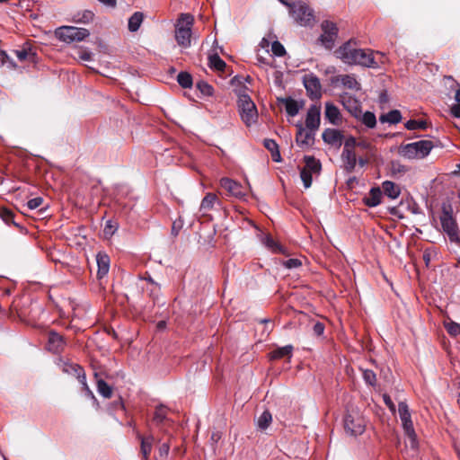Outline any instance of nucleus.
Listing matches in <instances>:
<instances>
[{
  "label": "nucleus",
  "mask_w": 460,
  "mask_h": 460,
  "mask_svg": "<svg viewBox=\"0 0 460 460\" xmlns=\"http://www.w3.org/2000/svg\"><path fill=\"white\" fill-rule=\"evenodd\" d=\"M335 55L348 65H359L367 67H376L378 66L372 50L358 49L356 47V43L351 40L336 49Z\"/></svg>",
  "instance_id": "obj_1"
},
{
  "label": "nucleus",
  "mask_w": 460,
  "mask_h": 460,
  "mask_svg": "<svg viewBox=\"0 0 460 460\" xmlns=\"http://www.w3.org/2000/svg\"><path fill=\"white\" fill-rule=\"evenodd\" d=\"M193 16L188 13L181 14L175 28V40L179 46L187 49L191 43V27Z\"/></svg>",
  "instance_id": "obj_2"
},
{
  "label": "nucleus",
  "mask_w": 460,
  "mask_h": 460,
  "mask_svg": "<svg viewBox=\"0 0 460 460\" xmlns=\"http://www.w3.org/2000/svg\"><path fill=\"white\" fill-rule=\"evenodd\" d=\"M432 147L431 141L420 140L402 146L400 154L408 159L423 158L429 154Z\"/></svg>",
  "instance_id": "obj_3"
},
{
  "label": "nucleus",
  "mask_w": 460,
  "mask_h": 460,
  "mask_svg": "<svg viewBox=\"0 0 460 460\" xmlns=\"http://www.w3.org/2000/svg\"><path fill=\"white\" fill-rule=\"evenodd\" d=\"M238 107L242 120L246 126L255 123L258 118V112L254 102L246 93H240L238 96Z\"/></svg>",
  "instance_id": "obj_4"
},
{
  "label": "nucleus",
  "mask_w": 460,
  "mask_h": 460,
  "mask_svg": "<svg viewBox=\"0 0 460 460\" xmlns=\"http://www.w3.org/2000/svg\"><path fill=\"white\" fill-rule=\"evenodd\" d=\"M398 413L402 421L404 433L411 448H417V436L411 419V413L406 402H401L398 404Z\"/></svg>",
  "instance_id": "obj_5"
},
{
  "label": "nucleus",
  "mask_w": 460,
  "mask_h": 460,
  "mask_svg": "<svg viewBox=\"0 0 460 460\" xmlns=\"http://www.w3.org/2000/svg\"><path fill=\"white\" fill-rule=\"evenodd\" d=\"M56 36L62 41L71 43L82 41L90 35L87 29L74 26H62L56 30Z\"/></svg>",
  "instance_id": "obj_6"
},
{
  "label": "nucleus",
  "mask_w": 460,
  "mask_h": 460,
  "mask_svg": "<svg viewBox=\"0 0 460 460\" xmlns=\"http://www.w3.org/2000/svg\"><path fill=\"white\" fill-rule=\"evenodd\" d=\"M344 429L348 434L358 436L365 430V420L357 410L348 411L344 419Z\"/></svg>",
  "instance_id": "obj_7"
},
{
  "label": "nucleus",
  "mask_w": 460,
  "mask_h": 460,
  "mask_svg": "<svg viewBox=\"0 0 460 460\" xmlns=\"http://www.w3.org/2000/svg\"><path fill=\"white\" fill-rule=\"evenodd\" d=\"M289 3V0L288 1ZM290 6V13L295 21L302 26H306L310 24L313 20V13L311 9L303 3H296L293 5L290 4H288Z\"/></svg>",
  "instance_id": "obj_8"
},
{
  "label": "nucleus",
  "mask_w": 460,
  "mask_h": 460,
  "mask_svg": "<svg viewBox=\"0 0 460 460\" xmlns=\"http://www.w3.org/2000/svg\"><path fill=\"white\" fill-rule=\"evenodd\" d=\"M323 33L320 36V41L328 49H332L338 35V28L335 23L324 21L322 25Z\"/></svg>",
  "instance_id": "obj_9"
},
{
  "label": "nucleus",
  "mask_w": 460,
  "mask_h": 460,
  "mask_svg": "<svg viewBox=\"0 0 460 460\" xmlns=\"http://www.w3.org/2000/svg\"><path fill=\"white\" fill-rule=\"evenodd\" d=\"M303 83L310 98L319 99L322 96V86L316 75L313 74L305 75Z\"/></svg>",
  "instance_id": "obj_10"
},
{
  "label": "nucleus",
  "mask_w": 460,
  "mask_h": 460,
  "mask_svg": "<svg viewBox=\"0 0 460 460\" xmlns=\"http://www.w3.org/2000/svg\"><path fill=\"white\" fill-rule=\"evenodd\" d=\"M296 142L301 148H309L314 144L315 132L305 128L301 123L296 124Z\"/></svg>",
  "instance_id": "obj_11"
},
{
  "label": "nucleus",
  "mask_w": 460,
  "mask_h": 460,
  "mask_svg": "<svg viewBox=\"0 0 460 460\" xmlns=\"http://www.w3.org/2000/svg\"><path fill=\"white\" fill-rule=\"evenodd\" d=\"M321 112L320 108L313 105L311 106L306 113L305 118V128L316 132L320 127Z\"/></svg>",
  "instance_id": "obj_12"
},
{
  "label": "nucleus",
  "mask_w": 460,
  "mask_h": 460,
  "mask_svg": "<svg viewBox=\"0 0 460 460\" xmlns=\"http://www.w3.org/2000/svg\"><path fill=\"white\" fill-rule=\"evenodd\" d=\"M66 346L63 337L56 332L48 333L47 349L52 353L61 352Z\"/></svg>",
  "instance_id": "obj_13"
},
{
  "label": "nucleus",
  "mask_w": 460,
  "mask_h": 460,
  "mask_svg": "<svg viewBox=\"0 0 460 460\" xmlns=\"http://www.w3.org/2000/svg\"><path fill=\"white\" fill-rule=\"evenodd\" d=\"M220 186L233 197L242 198L244 196L243 186L232 179L222 178L220 180Z\"/></svg>",
  "instance_id": "obj_14"
},
{
  "label": "nucleus",
  "mask_w": 460,
  "mask_h": 460,
  "mask_svg": "<svg viewBox=\"0 0 460 460\" xmlns=\"http://www.w3.org/2000/svg\"><path fill=\"white\" fill-rule=\"evenodd\" d=\"M322 137L326 144L335 147H340L343 142L342 133L335 128L324 129Z\"/></svg>",
  "instance_id": "obj_15"
},
{
  "label": "nucleus",
  "mask_w": 460,
  "mask_h": 460,
  "mask_svg": "<svg viewBox=\"0 0 460 460\" xmlns=\"http://www.w3.org/2000/svg\"><path fill=\"white\" fill-rule=\"evenodd\" d=\"M344 108L354 117L358 118L361 114L360 102L351 95L344 93L341 96Z\"/></svg>",
  "instance_id": "obj_16"
},
{
  "label": "nucleus",
  "mask_w": 460,
  "mask_h": 460,
  "mask_svg": "<svg viewBox=\"0 0 460 460\" xmlns=\"http://www.w3.org/2000/svg\"><path fill=\"white\" fill-rule=\"evenodd\" d=\"M443 230L448 234L451 241L457 239V226L454 218L447 213L441 217Z\"/></svg>",
  "instance_id": "obj_17"
},
{
  "label": "nucleus",
  "mask_w": 460,
  "mask_h": 460,
  "mask_svg": "<svg viewBox=\"0 0 460 460\" xmlns=\"http://www.w3.org/2000/svg\"><path fill=\"white\" fill-rule=\"evenodd\" d=\"M97 262V278L102 279L104 278L110 270V257L104 252H98L96 255Z\"/></svg>",
  "instance_id": "obj_18"
},
{
  "label": "nucleus",
  "mask_w": 460,
  "mask_h": 460,
  "mask_svg": "<svg viewBox=\"0 0 460 460\" xmlns=\"http://www.w3.org/2000/svg\"><path fill=\"white\" fill-rule=\"evenodd\" d=\"M341 159L344 164L345 170L349 172H353L358 162L355 151L343 149L341 153Z\"/></svg>",
  "instance_id": "obj_19"
},
{
  "label": "nucleus",
  "mask_w": 460,
  "mask_h": 460,
  "mask_svg": "<svg viewBox=\"0 0 460 460\" xmlns=\"http://www.w3.org/2000/svg\"><path fill=\"white\" fill-rule=\"evenodd\" d=\"M304 160L305 166L301 170L312 172L315 177H317L322 169L320 161L310 155L305 156Z\"/></svg>",
  "instance_id": "obj_20"
},
{
  "label": "nucleus",
  "mask_w": 460,
  "mask_h": 460,
  "mask_svg": "<svg viewBox=\"0 0 460 460\" xmlns=\"http://www.w3.org/2000/svg\"><path fill=\"white\" fill-rule=\"evenodd\" d=\"M325 118L333 125H339L341 122V113L339 109L332 103L325 104Z\"/></svg>",
  "instance_id": "obj_21"
},
{
  "label": "nucleus",
  "mask_w": 460,
  "mask_h": 460,
  "mask_svg": "<svg viewBox=\"0 0 460 460\" xmlns=\"http://www.w3.org/2000/svg\"><path fill=\"white\" fill-rule=\"evenodd\" d=\"M382 191L379 188H372L368 196L364 198V203L370 208L378 206L381 203Z\"/></svg>",
  "instance_id": "obj_22"
},
{
  "label": "nucleus",
  "mask_w": 460,
  "mask_h": 460,
  "mask_svg": "<svg viewBox=\"0 0 460 460\" xmlns=\"http://www.w3.org/2000/svg\"><path fill=\"white\" fill-rule=\"evenodd\" d=\"M336 82H341V84L350 90L358 91L360 89L359 83L352 75H341L336 77Z\"/></svg>",
  "instance_id": "obj_23"
},
{
  "label": "nucleus",
  "mask_w": 460,
  "mask_h": 460,
  "mask_svg": "<svg viewBox=\"0 0 460 460\" xmlns=\"http://www.w3.org/2000/svg\"><path fill=\"white\" fill-rule=\"evenodd\" d=\"M382 189L384 193L392 199L398 198L401 193L399 186L390 181H384L382 183Z\"/></svg>",
  "instance_id": "obj_24"
},
{
  "label": "nucleus",
  "mask_w": 460,
  "mask_h": 460,
  "mask_svg": "<svg viewBox=\"0 0 460 460\" xmlns=\"http://www.w3.org/2000/svg\"><path fill=\"white\" fill-rule=\"evenodd\" d=\"M141 440V454L143 456L144 460H148L149 455L152 450V446L154 442V437L149 436L147 438H144L139 436Z\"/></svg>",
  "instance_id": "obj_25"
},
{
  "label": "nucleus",
  "mask_w": 460,
  "mask_h": 460,
  "mask_svg": "<svg viewBox=\"0 0 460 460\" xmlns=\"http://www.w3.org/2000/svg\"><path fill=\"white\" fill-rule=\"evenodd\" d=\"M144 15L141 12L134 13L128 19V28L131 32L137 31L143 22Z\"/></svg>",
  "instance_id": "obj_26"
},
{
  "label": "nucleus",
  "mask_w": 460,
  "mask_h": 460,
  "mask_svg": "<svg viewBox=\"0 0 460 460\" xmlns=\"http://www.w3.org/2000/svg\"><path fill=\"white\" fill-rule=\"evenodd\" d=\"M382 123L388 122L391 124H396L401 121L402 115L398 110H393L385 114H383L379 118Z\"/></svg>",
  "instance_id": "obj_27"
},
{
  "label": "nucleus",
  "mask_w": 460,
  "mask_h": 460,
  "mask_svg": "<svg viewBox=\"0 0 460 460\" xmlns=\"http://www.w3.org/2000/svg\"><path fill=\"white\" fill-rule=\"evenodd\" d=\"M264 146L271 153L272 160L280 162L281 156L279 151V146L273 139H265Z\"/></svg>",
  "instance_id": "obj_28"
},
{
  "label": "nucleus",
  "mask_w": 460,
  "mask_h": 460,
  "mask_svg": "<svg viewBox=\"0 0 460 460\" xmlns=\"http://www.w3.org/2000/svg\"><path fill=\"white\" fill-rule=\"evenodd\" d=\"M281 102L285 104L287 113L294 117L299 112V105L296 101L292 98L282 99Z\"/></svg>",
  "instance_id": "obj_29"
},
{
  "label": "nucleus",
  "mask_w": 460,
  "mask_h": 460,
  "mask_svg": "<svg viewBox=\"0 0 460 460\" xmlns=\"http://www.w3.org/2000/svg\"><path fill=\"white\" fill-rule=\"evenodd\" d=\"M13 53L20 61H35L36 53L33 52L31 49L23 48L22 49L14 50Z\"/></svg>",
  "instance_id": "obj_30"
},
{
  "label": "nucleus",
  "mask_w": 460,
  "mask_h": 460,
  "mask_svg": "<svg viewBox=\"0 0 460 460\" xmlns=\"http://www.w3.org/2000/svg\"><path fill=\"white\" fill-rule=\"evenodd\" d=\"M217 200V198L216 194L211 192L207 193V195L203 198L200 203V210L203 212H207L212 209Z\"/></svg>",
  "instance_id": "obj_31"
},
{
  "label": "nucleus",
  "mask_w": 460,
  "mask_h": 460,
  "mask_svg": "<svg viewBox=\"0 0 460 460\" xmlns=\"http://www.w3.org/2000/svg\"><path fill=\"white\" fill-rule=\"evenodd\" d=\"M293 346L292 345H287L281 348H278L277 349L273 350L270 353V358L271 359H279L286 356L290 357L292 354Z\"/></svg>",
  "instance_id": "obj_32"
},
{
  "label": "nucleus",
  "mask_w": 460,
  "mask_h": 460,
  "mask_svg": "<svg viewBox=\"0 0 460 460\" xmlns=\"http://www.w3.org/2000/svg\"><path fill=\"white\" fill-rule=\"evenodd\" d=\"M272 421L271 413L269 411H265L257 420V427L261 430H265L269 428Z\"/></svg>",
  "instance_id": "obj_33"
},
{
  "label": "nucleus",
  "mask_w": 460,
  "mask_h": 460,
  "mask_svg": "<svg viewBox=\"0 0 460 460\" xmlns=\"http://www.w3.org/2000/svg\"><path fill=\"white\" fill-rule=\"evenodd\" d=\"M97 391L104 398L111 397L112 388L102 379L97 380Z\"/></svg>",
  "instance_id": "obj_34"
},
{
  "label": "nucleus",
  "mask_w": 460,
  "mask_h": 460,
  "mask_svg": "<svg viewBox=\"0 0 460 460\" xmlns=\"http://www.w3.org/2000/svg\"><path fill=\"white\" fill-rule=\"evenodd\" d=\"M262 242L273 252H279V253L284 252L283 248L278 243H276L273 240V238L270 237V235H266L263 238Z\"/></svg>",
  "instance_id": "obj_35"
},
{
  "label": "nucleus",
  "mask_w": 460,
  "mask_h": 460,
  "mask_svg": "<svg viewBox=\"0 0 460 460\" xmlns=\"http://www.w3.org/2000/svg\"><path fill=\"white\" fill-rule=\"evenodd\" d=\"M177 82L183 88H189L192 85V77L187 72H181L177 75Z\"/></svg>",
  "instance_id": "obj_36"
},
{
  "label": "nucleus",
  "mask_w": 460,
  "mask_h": 460,
  "mask_svg": "<svg viewBox=\"0 0 460 460\" xmlns=\"http://www.w3.org/2000/svg\"><path fill=\"white\" fill-rule=\"evenodd\" d=\"M361 121L367 128H373L376 124V115L371 111H366L361 116Z\"/></svg>",
  "instance_id": "obj_37"
},
{
  "label": "nucleus",
  "mask_w": 460,
  "mask_h": 460,
  "mask_svg": "<svg viewBox=\"0 0 460 460\" xmlns=\"http://www.w3.org/2000/svg\"><path fill=\"white\" fill-rule=\"evenodd\" d=\"M209 65L217 71H223L226 67V63L217 54L209 57Z\"/></svg>",
  "instance_id": "obj_38"
},
{
  "label": "nucleus",
  "mask_w": 460,
  "mask_h": 460,
  "mask_svg": "<svg viewBox=\"0 0 460 460\" xmlns=\"http://www.w3.org/2000/svg\"><path fill=\"white\" fill-rule=\"evenodd\" d=\"M167 414V409L164 405H160L156 407L155 415H154V420L156 423H162L166 419Z\"/></svg>",
  "instance_id": "obj_39"
},
{
  "label": "nucleus",
  "mask_w": 460,
  "mask_h": 460,
  "mask_svg": "<svg viewBox=\"0 0 460 460\" xmlns=\"http://www.w3.org/2000/svg\"><path fill=\"white\" fill-rule=\"evenodd\" d=\"M445 328L447 332L452 336L460 334V324L453 321L445 322Z\"/></svg>",
  "instance_id": "obj_40"
},
{
  "label": "nucleus",
  "mask_w": 460,
  "mask_h": 460,
  "mask_svg": "<svg viewBox=\"0 0 460 460\" xmlns=\"http://www.w3.org/2000/svg\"><path fill=\"white\" fill-rule=\"evenodd\" d=\"M426 127L427 122L425 120L410 119L405 123V128L409 130L426 128Z\"/></svg>",
  "instance_id": "obj_41"
},
{
  "label": "nucleus",
  "mask_w": 460,
  "mask_h": 460,
  "mask_svg": "<svg viewBox=\"0 0 460 460\" xmlns=\"http://www.w3.org/2000/svg\"><path fill=\"white\" fill-rule=\"evenodd\" d=\"M315 175L313 174L312 172H306V171H303L301 170L300 172V177H301V180L303 181V184H304V187L305 189H308L311 187L312 185V182H313V178L314 177Z\"/></svg>",
  "instance_id": "obj_42"
},
{
  "label": "nucleus",
  "mask_w": 460,
  "mask_h": 460,
  "mask_svg": "<svg viewBox=\"0 0 460 460\" xmlns=\"http://www.w3.org/2000/svg\"><path fill=\"white\" fill-rule=\"evenodd\" d=\"M362 374H363V379L367 385H369L371 386H374L376 385V374L372 370L364 369Z\"/></svg>",
  "instance_id": "obj_43"
},
{
  "label": "nucleus",
  "mask_w": 460,
  "mask_h": 460,
  "mask_svg": "<svg viewBox=\"0 0 460 460\" xmlns=\"http://www.w3.org/2000/svg\"><path fill=\"white\" fill-rule=\"evenodd\" d=\"M271 51L277 57H283L286 54L284 46L278 40L272 42Z\"/></svg>",
  "instance_id": "obj_44"
},
{
  "label": "nucleus",
  "mask_w": 460,
  "mask_h": 460,
  "mask_svg": "<svg viewBox=\"0 0 460 460\" xmlns=\"http://www.w3.org/2000/svg\"><path fill=\"white\" fill-rule=\"evenodd\" d=\"M76 56L83 61L92 60L93 53L85 48H78L76 49Z\"/></svg>",
  "instance_id": "obj_45"
},
{
  "label": "nucleus",
  "mask_w": 460,
  "mask_h": 460,
  "mask_svg": "<svg viewBox=\"0 0 460 460\" xmlns=\"http://www.w3.org/2000/svg\"><path fill=\"white\" fill-rule=\"evenodd\" d=\"M197 87L204 95L210 96L213 94V87L205 81L198 82Z\"/></svg>",
  "instance_id": "obj_46"
},
{
  "label": "nucleus",
  "mask_w": 460,
  "mask_h": 460,
  "mask_svg": "<svg viewBox=\"0 0 460 460\" xmlns=\"http://www.w3.org/2000/svg\"><path fill=\"white\" fill-rule=\"evenodd\" d=\"M93 19V13L91 11H84L82 13V16L80 18L75 20V22H81V23H88V22H92Z\"/></svg>",
  "instance_id": "obj_47"
},
{
  "label": "nucleus",
  "mask_w": 460,
  "mask_h": 460,
  "mask_svg": "<svg viewBox=\"0 0 460 460\" xmlns=\"http://www.w3.org/2000/svg\"><path fill=\"white\" fill-rule=\"evenodd\" d=\"M43 203V199L40 197H36L30 199L27 202V207L29 209L33 210L38 208Z\"/></svg>",
  "instance_id": "obj_48"
},
{
  "label": "nucleus",
  "mask_w": 460,
  "mask_h": 460,
  "mask_svg": "<svg viewBox=\"0 0 460 460\" xmlns=\"http://www.w3.org/2000/svg\"><path fill=\"white\" fill-rule=\"evenodd\" d=\"M358 146V141L354 137H348L344 142L343 149L354 151V148Z\"/></svg>",
  "instance_id": "obj_49"
},
{
  "label": "nucleus",
  "mask_w": 460,
  "mask_h": 460,
  "mask_svg": "<svg viewBox=\"0 0 460 460\" xmlns=\"http://www.w3.org/2000/svg\"><path fill=\"white\" fill-rule=\"evenodd\" d=\"M0 216L6 224H10L13 221V214L11 210L3 209Z\"/></svg>",
  "instance_id": "obj_50"
},
{
  "label": "nucleus",
  "mask_w": 460,
  "mask_h": 460,
  "mask_svg": "<svg viewBox=\"0 0 460 460\" xmlns=\"http://www.w3.org/2000/svg\"><path fill=\"white\" fill-rule=\"evenodd\" d=\"M284 265L288 269H296L301 266V261L298 259H288L284 262Z\"/></svg>",
  "instance_id": "obj_51"
},
{
  "label": "nucleus",
  "mask_w": 460,
  "mask_h": 460,
  "mask_svg": "<svg viewBox=\"0 0 460 460\" xmlns=\"http://www.w3.org/2000/svg\"><path fill=\"white\" fill-rule=\"evenodd\" d=\"M74 368L77 372V377H78L80 383L83 385L84 387L87 386L86 377H85L84 373H82V368L80 367H78L77 365H75L74 367Z\"/></svg>",
  "instance_id": "obj_52"
},
{
  "label": "nucleus",
  "mask_w": 460,
  "mask_h": 460,
  "mask_svg": "<svg viewBox=\"0 0 460 460\" xmlns=\"http://www.w3.org/2000/svg\"><path fill=\"white\" fill-rule=\"evenodd\" d=\"M313 332L314 335L321 336L324 332V325L323 323L317 322L314 324Z\"/></svg>",
  "instance_id": "obj_53"
},
{
  "label": "nucleus",
  "mask_w": 460,
  "mask_h": 460,
  "mask_svg": "<svg viewBox=\"0 0 460 460\" xmlns=\"http://www.w3.org/2000/svg\"><path fill=\"white\" fill-rule=\"evenodd\" d=\"M169 450H170L169 444L167 442L162 443L161 446L159 447V456L161 457L167 456Z\"/></svg>",
  "instance_id": "obj_54"
},
{
  "label": "nucleus",
  "mask_w": 460,
  "mask_h": 460,
  "mask_svg": "<svg viewBox=\"0 0 460 460\" xmlns=\"http://www.w3.org/2000/svg\"><path fill=\"white\" fill-rule=\"evenodd\" d=\"M392 172H393V173L404 172H406V168H405V166H403L398 163H393L392 164Z\"/></svg>",
  "instance_id": "obj_55"
},
{
  "label": "nucleus",
  "mask_w": 460,
  "mask_h": 460,
  "mask_svg": "<svg viewBox=\"0 0 460 460\" xmlns=\"http://www.w3.org/2000/svg\"><path fill=\"white\" fill-rule=\"evenodd\" d=\"M451 112L456 118H460V103L454 104L451 108Z\"/></svg>",
  "instance_id": "obj_56"
},
{
  "label": "nucleus",
  "mask_w": 460,
  "mask_h": 460,
  "mask_svg": "<svg viewBox=\"0 0 460 460\" xmlns=\"http://www.w3.org/2000/svg\"><path fill=\"white\" fill-rule=\"evenodd\" d=\"M114 232H115V229H114L111 222V221L107 222L105 228H104L105 234H112Z\"/></svg>",
  "instance_id": "obj_57"
},
{
  "label": "nucleus",
  "mask_w": 460,
  "mask_h": 460,
  "mask_svg": "<svg viewBox=\"0 0 460 460\" xmlns=\"http://www.w3.org/2000/svg\"><path fill=\"white\" fill-rule=\"evenodd\" d=\"M385 403L392 410L394 411V404L393 403L391 398L388 395H384Z\"/></svg>",
  "instance_id": "obj_58"
},
{
  "label": "nucleus",
  "mask_w": 460,
  "mask_h": 460,
  "mask_svg": "<svg viewBox=\"0 0 460 460\" xmlns=\"http://www.w3.org/2000/svg\"><path fill=\"white\" fill-rule=\"evenodd\" d=\"M98 1L107 6H110V7H114L116 5V0H98Z\"/></svg>",
  "instance_id": "obj_59"
},
{
  "label": "nucleus",
  "mask_w": 460,
  "mask_h": 460,
  "mask_svg": "<svg viewBox=\"0 0 460 460\" xmlns=\"http://www.w3.org/2000/svg\"><path fill=\"white\" fill-rule=\"evenodd\" d=\"M84 391H85V394L88 397L92 398L93 400L96 401V398L93 394V393L92 392V390L89 388V386H85L84 387Z\"/></svg>",
  "instance_id": "obj_60"
},
{
  "label": "nucleus",
  "mask_w": 460,
  "mask_h": 460,
  "mask_svg": "<svg viewBox=\"0 0 460 460\" xmlns=\"http://www.w3.org/2000/svg\"><path fill=\"white\" fill-rule=\"evenodd\" d=\"M357 146L361 147L363 149H368L370 146V144L367 143V141H358Z\"/></svg>",
  "instance_id": "obj_61"
},
{
  "label": "nucleus",
  "mask_w": 460,
  "mask_h": 460,
  "mask_svg": "<svg viewBox=\"0 0 460 460\" xmlns=\"http://www.w3.org/2000/svg\"><path fill=\"white\" fill-rule=\"evenodd\" d=\"M260 46L261 48H268L270 46V40L267 38H263L260 43Z\"/></svg>",
  "instance_id": "obj_62"
},
{
  "label": "nucleus",
  "mask_w": 460,
  "mask_h": 460,
  "mask_svg": "<svg viewBox=\"0 0 460 460\" xmlns=\"http://www.w3.org/2000/svg\"><path fill=\"white\" fill-rule=\"evenodd\" d=\"M7 58L8 57L5 54V52L0 50V63L4 64L6 62Z\"/></svg>",
  "instance_id": "obj_63"
},
{
  "label": "nucleus",
  "mask_w": 460,
  "mask_h": 460,
  "mask_svg": "<svg viewBox=\"0 0 460 460\" xmlns=\"http://www.w3.org/2000/svg\"><path fill=\"white\" fill-rule=\"evenodd\" d=\"M380 102H387V95L385 93H382L379 96Z\"/></svg>",
  "instance_id": "obj_64"
}]
</instances>
